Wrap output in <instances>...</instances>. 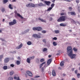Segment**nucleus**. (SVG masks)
<instances>
[{
  "instance_id": "obj_50",
  "label": "nucleus",
  "mask_w": 80,
  "mask_h": 80,
  "mask_svg": "<svg viewBox=\"0 0 80 80\" xmlns=\"http://www.w3.org/2000/svg\"><path fill=\"white\" fill-rule=\"evenodd\" d=\"M17 59L18 60H20V59H21V58H20V57H18L17 58Z\"/></svg>"
},
{
  "instance_id": "obj_23",
  "label": "nucleus",
  "mask_w": 80,
  "mask_h": 80,
  "mask_svg": "<svg viewBox=\"0 0 80 80\" xmlns=\"http://www.w3.org/2000/svg\"><path fill=\"white\" fill-rule=\"evenodd\" d=\"M13 73H14V72L13 71H11L10 73V75H12Z\"/></svg>"
},
{
  "instance_id": "obj_18",
  "label": "nucleus",
  "mask_w": 80,
  "mask_h": 80,
  "mask_svg": "<svg viewBox=\"0 0 80 80\" xmlns=\"http://www.w3.org/2000/svg\"><path fill=\"white\" fill-rule=\"evenodd\" d=\"M46 63V62H42L41 64L40 65V68H42V66L43 65H44V64H45Z\"/></svg>"
},
{
  "instance_id": "obj_39",
  "label": "nucleus",
  "mask_w": 80,
  "mask_h": 80,
  "mask_svg": "<svg viewBox=\"0 0 80 80\" xmlns=\"http://www.w3.org/2000/svg\"><path fill=\"white\" fill-rule=\"evenodd\" d=\"M46 40L47 39H44L42 40V41L43 42H44L45 43H46V42H47V41H46Z\"/></svg>"
},
{
  "instance_id": "obj_61",
  "label": "nucleus",
  "mask_w": 80,
  "mask_h": 80,
  "mask_svg": "<svg viewBox=\"0 0 80 80\" xmlns=\"http://www.w3.org/2000/svg\"><path fill=\"white\" fill-rule=\"evenodd\" d=\"M58 70H61L62 69V68H60V67H59L58 68Z\"/></svg>"
},
{
  "instance_id": "obj_63",
  "label": "nucleus",
  "mask_w": 80,
  "mask_h": 80,
  "mask_svg": "<svg viewBox=\"0 0 80 80\" xmlns=\"http://www.w3.org/2000/svg\"><path fill=\"white\" fill-rule=\"evenodd\" d=\"M56 55H60V53H57V54H56Z\"/></svg>"
},
{
  "instance_id": "obj_56",
  "label": "nucleus",
  "mask_w": 80,
  "mask_h": 80,
  "mask_svg": "<svg viewBox=\"0 0 80 80\" xmlns=\"http://www.w3.org/2000/svg\"><path fill=\"white\" fill-rule=\"evenodd\" d=\"M71 80H76V79L74 78H72V79Z\"/></svg>"
},
{
  "instance_id": "obj_22",
  "label": "nucleus",
  "mask_w": 80,
  "mask_h": 80,
  "mask_svg": "<svg viewBox=\"0 0 80 80\" xmlns=\"http://www.w3.org/2000/svg\"><path fill=\"white\" fill-rule=\"evenodd\" d=\"M27 62L28 63H30V58H27Z\"/></svg>"
},
{
  "instance_id": "obj_34",
  "label": "nucleus",
  "mask_w": 80,
  "mask_h": 80,
  "mask_svg": "<svg viewBox=\"0 0 80 80\" xmlns=\"http://www.w3.org/2000/svg\"><path fill=\"white\" fill-rule=\"evenodd\" d=\"M17 64L18 65L20 64V62L19 61H17Z\"/></svg>"
},
{
  "instance_id": "obj_25",
  "label": "nucleus",
  "mask_w": 80,
  "mask_h": 80,
  "mask_svg": "<svg viewBox=\"0 0 80 80\" xmlns=\"http://www.w3.org/2000/svg\"><path fill=\"white\" fill-rule=\"evenodd\" d=\"M27 44L28 45H32V42L30 41H28L27 43Z\"/></svg>"
},
{
  "instance_id": "obj_29",
  "label": "nucleus",
  "mask_w": 80,
  "mask_h": 80,
  "mask_svg": "<svg viewBox=\"0 0 80 80\" xmlns=\"http://www.w3.org/2000/svg\"><path fill=\"white\" fill-rule=\"evenodd\" d=\"M5 11V9L4 8H2L1 9V12L3 13Z\"/></svg>"
},
{
  "instance_id": "obj_32",
  "label": "nucleus",
  "mask_w": 80,
  "mask_h": 80,
  "mask_svg": "<svg viewBox=\"0 0 80 80\" xmlns=\"http://www.w3.org/2000/svg\"><path fill=\"white\" fill-rule=\"evenodd\" d=\"M54 6H55V4L54 3H52L51 5V8H53Z\"/></svg>"
},
{
  "instance_id": "obj_45",
  "label": "nucleus",
  "mask_w": 80,
  "mask_h": 80,
  "mask_svg": "<svg viewBox=\"0 0 80 80\" xmlns=\"http://www.w3.org/2000/svg\"><path fill=\"white\" fill-rule=\"evenodd\" d=\"M53 40H57V37H55L53 38Z\"/></svg>"
},
{
  "instance_id": "obj_14",
  "label": "nucleus",
  "mask_w": 80,
  "mask_h": 80,
  "mask_svg": "<svg viewBox=\"0 0 80 80\" xmlns=\"http://www.w3.org/2000/svg\"><path fill=\"white\" fill-rule=\"evenodd\" d=\"M70 13L71 15H76V13L74 11H72L70 12Z\"/></svg>"
},
{
  "instance_id": "obj_51",
  "label": "nucleus",
  "mask_w": 80,
  "mask_h": 80,
  "mask_svg": "<svg viewBox=\"0 0 80 80\" xmlns=\"http://www.w3.org/2000/svg\"><path fill=\"white\" fill-rule=\"evenodd\" d=\"M64 1H66V2H71V1H69L68 0H63Z\"/></svg>"
},
{
  "instance_id": "obj_60",
  "label": "nucleus",
  "mask_w": 80,
  "mask_h": 80,
  "mask_svg": "<svg viewBox=\"0 0 80 80\" xmlns=\"http://www.w3.org/2000/svg\"><path fill=\"white\" fill-rule=\"evenodd\" d=\"M63 77H65V76H66V74L65 73L63 74Z\"/></svg>"
},
{
  "instance_id": "obj_64",
  "label": "nucleus",
  "mask_w": 80,
  "mask_h": 80,
  "mask_svg": "<svg viewBox=\"0 0 80 80\" xmlns=\"http://www.w3.org/2000/svg\"><path fill=\"white\" fill-rule=\"evenodd\" d=\"M5 19H3V20H2V22H5Z\"/></svg>"
},
{
  "instance_id": "obj_38",
  "label": "nucleus",
  "mask_w": 80,
  "mask_h": 80,
  "mask_svg": "<svg viewBox=\"0 0 80 80\" xmlns=\"http://www.w3.org/2000/svg\"><path fill=\"white\" fill-rule=\"evenodd\" d=\"M8 0H3V2L4 3H6L7 2H8Z\"/></svg>"
},
{
  "instance_id": "obj_17",
  "label": "nucleus",
  "mask_w": 80,
  "mask_h": 80,
  "mask_svg": "<svg viewBox=\"0 0 80 80\" xmlns=\"http://www.w3.org/2000/svg\"><path fill=\"white\" fill-rule=\"evenodd\" d=\"M60 65L61 67H63L64 65V61H62L60 63Z\"/></svg>"
},
{
  "instance_id": "obj_30",
  "label": "nucleus",
  "mask_w": 80,
  "mask_h": 80,
  "mask_svg": "<svg viewBox=\"0 0 80 80\" xmlns=\"http://www.w3.org/2000/svg\"><path fill=\"white\" fill-rule=\"evenodd\" d=\"M7 66H4L3 67V69H4V70H7Z\"/></svg>"
},
{
  "instance_id": "obj_24",
  "label": "nucleus",
  "mask_w": 80,
  "mask_h": 80,
  "mask_svg": "<svg viewBox=\"0 0 80 80\" xmlns=\"http://www.w3.org/2000/svg\"><path fill=\"white\" fill-rule=\"evenodd\" d=\"M26 7H31V3H29L27 4L26 5Z\"/></svg>"
},
{
  "instance_id": "obj_57",
  "label": "nucleus",
  "mask_w": 80,
  "mask_h": 80,
  "mask_svg": "<svg viewBox=\"0 0 80 80\" xmlns=\"http://www.w3.org/2000/svg\"><path fill=\"white\" fill-rule=\"evenodd\" d=\"M0 40H2V41H4V40L2 38H0Z\"/></svg>"
},
{
  "instance_id": "obj_11",
  "label": "nucleus",
  "mask_w": 80,
  "mask_h": 80,
  "mask_svg": "<svg viewBox=\"0 0 80 80\" xmlns=\"http://www.w3.org/2000/svg\"><path fill=\"white\" fill-rule=\"evenodd\" d=\"M38 6V4H34L31 3V7H37Z\"/></svg>"
},
{
  "instance_id": "obj_9",
  "label": "nucleus",
  "mask_w": 80,
  "mask_h": 80,
  "mask_svg": "<svg viewBox=\"0 0 80 80\" xmlns=\"http://www.w3.org/2000/svg\"><path fill=\"white\" fill-rule=\"evenodd\" d=\"M70 57L71 59H73L74 58H75L76 57V55L75 54H73V53L71 54V56H69Z\"/></svg>"
},
{
  "instance_id": "obj_26",
  "label": "nucleus",
  "mask_w": 80,
  "mask_h": 80,
  "mask_svg": "<svg viewBox=\"0 0 80 80\" xmlns=\"http://www.w3.org/2000/svg\"><path fill=\"white\" fill-rule=\"evenodd\" d=\"M54 32L55 33H58L60 32V31L58 30H56L54 31Z\"/></svg>"
},
{
  "instance_id": "obj_13",
  "label": "nucleus",
  "mask_w": 80,
  "mask_h": 80,
  "mask_svg": "<svg viewBox=\"0 0 80 80\" xmlns=\"http://www.w3.org/2000/svg\"><path fill=\"white\" fill-rule=\"evenodd\" d=\"M52 59H49L47 61V64L48 65H50V63H51V62H52Z\"/></svg>"
},
{
  "instance_id": "obj_21",
  "label": "nucleus",
  "mask_w": 80,
  "mask_h": 80,
  "mask_svg": "<svg viewBox=\"0 0 80 80\" xmlns=\"http://www.w3.org/2000/svg\"><path fill=\"white\" fill-rule=\"evenodd\" d=\"M60 15H61V16L63 15H67V14L65 12H62L60 13Z\"/></svg>"
},
{
  "instance_id": "obj_54",
  "label": "nucleus",
  "mask_w": 80,
  "mask_h": 80,
  "mask_svg": "<svg viewBox=\"0 0 80 80\" xmlns=\"http://www.w3.org/2000/svg\"><path fill=\"white\" fill-rule=\"evenodd\" d=\"M18 78H17V77H14V79H15V80H16V79H17Z\"/></svg>"
},
{
  "instance_id": "obj_53",
  "label": "nucleus",
  "mask_w": 80,
  "mask_h": 80,
  "mask_svg": "<svg viewBox=\"0 0 80 80\" xmlns=\"http://www.w3.org/2000/svg\"><path fill=\"white\" fill-rule=\"evenodd\" d=\"M38 77H40L39 76H36L35 77V78H38Z\"/></svg>"
},
{
  "instance_id": "obj_2",
  "label": "nucleus",
  "mask_w": 80,
  "mask_h": 80,
  "mask_svg": "<svg viewBox=\"0 0 80 80\" xmlns=\"http://www.w3.org/2000/svg\"><path fill=\"white\" fill-rule=\"evenodd\" d=\"M66 17V16H62L60 17L57 20L58 22H65L66 20L65 18Z\"/></svg>"
},
{
  "instance_id": "obj_7",
  "label": "nucleus",
  "mask_w": 80,
  "mask_h": 80,
  "mask_svg": "<svg viewBox=\"0 0 80 80\" xmlns=\"http://www.w3.org/2000/svg\"><path fill=\"white\" fill-rule=\"evenodd\" d=\"M26 73L27 75H28L29 76H30V77H32V76L33 75L32 74V72L30 71H27L26 72Z\"/></svg>"
},
{
  "instance_id": "obj_43",
  "label": "nucleus",
  "mask_w": 80,
  "mask_h": 80,
  "mask_svg": "<svg viewBox=\"0 0 80 80\" xmlns=\"http://www.w3.org/2000/svg\"><path fill=\"white\" fill-rule=\"evenodd\" d=\"M42 33H45L47 32V31H46L45 30H43L42 31Z\"/></svg>"
},
{
  "instance_id": "obj_16",
  "label": "nucleus",
  "mask_w": 80,
  "mask_h": 80,
  "mask_svg": "<svg viewBox=\"0 0 80 80\" xmlns=\"http://www.w3.org/2000/svg\"><path fill=\"white\" fill-rule=\"evenodd\" d=\"M39 20H40L41 22H44L45 23H46V21L42 19H41V18H38Z\"/></svg>"
},
{
  "instance_id": "obj_5",
  "label": "nucleus",
  "mask_w": 80,
  "mask_h": 80,
  "mask_svg": "<svg viewBox=\"0 0 80 80\" xmlns=\"http://www.w3.org/2000/svg\"><path fill=\"white\" fill-rule=\"evenodd\" d=\"M14 13H15V15H17V16H18V17H20V18H21L22 19H23V17H22V16L21 15H20V14H19L17 13V11H15L14 12Z\"/></svg>"
},
{
  "instance_id": "obj_42",
  "label": "nucleus",
  "mask_w": 80,
  "mask_h": 80,
  "mask_svg": "<svg viewBox=\"0 0 80 80\" xmlns=\"http://www.w3.org/2000/svg\"><path fill=\"white\" fill-rule=\"evenodd\" d=\"M68 9H69V10H70V11H72V9H73V8H72V7H69Z\"/></svg>"
},
{
  "instance_id": "obj_44",
  "label": "nucleus",
  "mask_w": 80,
  "mask_h": 80,
  "mask_svg": "<svg viewBox=\"0 0 80 80\" xmlns=\"http://www.w3.org/2000/svg\"><path fill=\"white\" fill-rule=\"evenodd\" d=\"M77 76L78 78H80V73L77 74Z\"/></svg>"
},
{
  "instance_id": "obj_6",
  "label": "nucleus",
  "mask_w": 80,
  "mask_h": 80,
  "mask_svg": "<svg viewBox=\"0 0 80 80\" xmlns=\"http://www.w3.org/2000/svg\"><path fill=\"white\" fill-rule=\"evenodd\" d=\"M32 37L34 38H41L40 35L37 34H33L32 35Z\"/></svg>"
},
{
  "instance_id": "obj_49",
  "label": "nucleus",
  "mask_w": 80,
  "mask_h": 80,
  "mask_svg": "<svg viewBox=\"0 0 80 80\" xmlns=\"http://www.w3.org/2000/svg\"><path fill=\"white\" fill-rule=\"evenodd\" d=\"M76 2L77 3H79V2H80V1H79V0H76Z\"/></svg>"
},
{
  "instance_id": "obj_1",
  "label": "nucleus",
  "mask_w": 80,
  "mask_h": 80,
  "mask_svg": "<svg viewBox=\"0 0 80 80\" xmlns=\"http://www.w3.org/2000/svg\"><path fill=\"white\" fill-rule=\"evenodd\" d=\"M67 52L68 53V56H71V55L73 53V49L71 46H68L67 47Z\"/></svg>"
},
{
  "instance_id": "obj_20",
  "label": "nucleus",
  "mask_w": 80,
  "mask_h": 80,
  "mask_svg": "<svg viewBox=\"0 0 80 80\" xmlns=\"http://www.w3.org/2000/svg\"><path fill=\"white\" fill-rule=\"evenodd\" d=\"M60 25L61 27H65V26H66L67 25H66V24H64L63 23H61L60 24Z\"/></svg>"
},
{
  "instance_id": "obj_47",
  "label": "nucleus",
  "mask_w": 80,
  "mask_h": 80,
  "mask_svg": "<svg viewBox=\"0 0 80 80\" xmlns=\"http://www.w3.org/2000/svg\"><path fill=\"white\" fill-rule=\"evenodd\" d=\"M75 73H76V74H77L78 73V71L77 70H75Z\"/></svg>"
},
{
  "instance_id": "obj_33",
  "label": "nucleus",
  "mask_w": 80,
  "mask_h": 80,
  "mask_svg": "<svg viewBox=\"0 0 80 80\" xmlns=\"http://www.w3.org/2000/svg\"><path fill=\"white\" fill-rule=\"evenodd\" d=\"M9 8H10V9H13V8L12 7V4H9Z\"/></svg>"
},
{
  "instance_id": "obj_36",
  "label": "nucleus",
  "mask_w": 80,
  "mask_h": 80,
  "mask_svg": "<svg viewBox=\"0 0 80 80\" xmlns=\"http://www.w3.org/2000/svg\"><path fill=\"white\" fill-rule=\"evenodd\" d=\"M52 9V8L49 7L47 11H50Z\"/></svg>"
},
{
  "instance_id": "obj_48",
  "label": "nucleus",
  "mask_w": 80,
  "mask_h": 80,
  "mask_svg": "<svg viewBox=\"0 0 80 80\" xmlns=\"http://www.w3.org/2000/svg\"><path fill=\"white\" fill-rule=\"evenodd\" d=\"M52 20H53V18H49L50 21H52Z\"/></svg>"
},
{
  "instance_id": "obj_28",
  "label": "nucleus",
  "mask_w": 80,
  "mask_h": 80,
  "mask_svg": "<svg viewBox=\"0 0 80 80\" xmlns=\"http://www.w3.org/2000/svg\"><path fill=\"white\" fill-rule=\"evenodd\" d=\"M13 77H11L8 78V80H13Z\"/></svg>"
},
{
  "instance_id": "obj_10",
  "label": "nucleus",
  "mask_w": 80,
  "mask_h": 80,
  "mask_svg": "<svg viewBox=\"0 0 80 80\" xmlns=\"http://www.w3.org/2000/svg\"><path fill=\"white\" fill-rule=\"evenodd\" d=\"M10 61V58H6L4 60V62L5 63H8Z\"/></svg>"
},
{
  "instance_id": "obj_19",
  "label": "nucleus",
  "mask_w": 80,
  "mask_h": 80,
  "mask_svg": "<svg viewBox=\"0 0 80 80\" xmlns=\"http://www.w3.org/2000/svg\"><path fill=\"white\" fill-rule=\"evenodd\" d=\"M38 6H39V7H42V6H44V4L41 2L38 4Z\"/></svg>"
},
{
  "instance_id": "obj_4",
  "label": "nucleus",
  "mask_w": 80,
  "mask_h": 80,
  "mask_svg": "<svg viewBox=\"0 0 80 80\" xmlns=\"http://www.w3.org/2000/svg\"><path fill=\"white\" fill-rule=\"evenodd\" d=\"M32 29L34 31L37 30V31H41V30H42V27H38L36 28L33 27L32 28Z\"/></svg>"
},
{
  "instance_id": "obj_8",
  "label": "nucleus",
  "mask_w": 80,
  "mask_h": 80,
  "mask_svg": "<svg viewBox=\"0 0 80 80\" xmlns=\"http://www.w3.org/2000/svg\"><path fill=\"white\" fill-rule=\"evenodd\" d=\"M22 47H23V44H22V43H21L18 46L16 47V49H17L18 50V49H20V48H22Z\"/></svg>"
},
{
  "instance_id": "obj_12",
  "label": "nucleus",
  "mask_w": 80,
  "mask_h": 80,
  "mask_svg": "<svg viewBox=\"0 0 80 80\" xmlns=\"http://www.w3.org/2000/svg\"><path fill=\"white\" fill-rule=\"evenodd\" d=\"M44 2L47 5H48V6H49V5H50L51 3L50 1H44Z\"/></svg>"
},
{
  "instance_id": "obj_55",
  "label": "nucleus",
  "mask_w": 80,
  "mask_h": 80,
  "mask_svg": "<svg viewBox=\"0 0 80 80\" xmlns=\"http://www.w3.org/2000/svg\"><path fill=\"white\" fill-rule=\"evenodd\" d=\"M36 60L37 61H38V63H39V59L37 58L36 59Z\"/></svg>"
},
{
  "instance_id": "obj_41",
  "label": "nucleus",
  "mask_w": 80,
  "mask_h": 80,
  "mask_svg": "<svg viewBox=\"0 0 80 80\" xmlns=\"http://www.w3.org/2000/svg\"><path fill=\"white\" fill-rule=\"evenodd\" d=\"M73 50L74 52H77V49L76 48H73Z\"/></svg>"
},
{
  "instance_id": "obj_46",
  "label": "nucleus",
  "mask_w": 80,
  "mask_h": 80,
  "mask_svg": "<svg viewBox=\"0 0 80 80\" xmlns=\"http://www.w3.org/2000/svg\"><path fill=\"white\" fill-rule=\"evenodd\" d=\"M10 67H14V64H12L10 65Z\"/></svg>"
},
{
  "instance_id": "obj_35",
  "label": "nucleus",
  "mask_w": 80,
  "mask_h": 80,
  "mask_svg": "<svg viewBox=\"0 0 80 80\" xmlns=\"http://www.w3.org/2000/svg\"><path fill=\"white\" fill-rule=\"evenodd\" d=\"M53 44L54 46H56V45H57V43H56V42H53Z\"/></svg>"
},
{
  "instance_id": "obj_37",
  "label": "nucleus",
  "mask_w": 80,
  "mask_h": 80,
  "mask_svg": "<svg viewBox=\"0 0 80 80\" xmlns=\"http://www.w3.org/2000/svg\"><path fill=\"white\" fill-rule=\"evenodd\" d=\"M30 60H32L35 58V56H32L29 57Z\"/></svg>"
},
{
  "instance_id": "obj_52",
  "label": "nucleus",
  "mask_w": 80,
  "mask_h": 80,
  "mask_svg": "<svg viewBox=\"0 0 80 80\" xmlns=\"http://www.w3.org/2000/svg\"><path fill=\"white\" fill-rule=\"evenodd\" d=\"M16 80H20V78L19 77H18Z\"/></svg>"
},
{
  "instance_id": "obj_31",
  "label": "nucleus",
  "mask_w": 80,
  "mask_h": 80,
  "mask_svg": "<svg viewBox=\"0 0 80 80\" xmlns=\"http://www.w3.org/2000/svg\"><path fill=\"white\" fill-rule=\"evenodd\" d=\"M45 61V59L43 58L41 59L40 60V62H43Z\"/></svg>"
},
{
  "instance_id": "obj_40",
  "label": "nucleus",
  "mask_w": 80,
  "mask_h": 80,
  "mask_svg": "<svg viewBox=\"0 0 80 80\" xmlns=\"http://www.w3.org/2000/svg\"><path fill=\"white\" fill-rule=\"evenodd\" d=\"M47 48H44V49H43V52H45L46 51H47Z\"/></svg>"
},
{
  "instance_id": "obj_59",
  "label": "nucleus",
  "mask_w": 80,
  "mask_h": 80,
  "mask_svg": "<svg viewBox=\"0 0 80 80\" xmlns=\"http://www.w3.org/2000/svg\"><path fill=\"white\" fill-rule=\"evenodd\" d=\"M55 0H53L52 2V3H55Z\"/></svg>"
},
{
  "instance_id": "obj_62",
  "label": "nucleus",
  "mask_w": 80,
  "mask_h": 80,
  "mask_svg": "<svg viewBox=\"0 0 80 80\" xmlns=\"http://www.w3.org/2000/svg\"><path fill=\"white\" fill-rule=\"evenodd\" d=\"M51 57H52V56H51V55H49L48 56V57H49V58H50Z\"/></svg>"
},
{
  "instance_id": "obj_15",
  "label": "nucleus",
  "mask_w": 80,
  "mask_h": 80,
  "mask_svg": "<svg viewBox=\"0 0 80 80\" xmlns=\"http://www.w3.org/2000/svg\"><path fill=\"white\" fill-rule=\"evenodd\" d=\"M52 75L54 77L56 76V73L55 72V71L54 70H53L52 71Z\"/></svg>"
},
{
  "instance_id": "obj_58",
  "label": "nucleus",
  "mask_w": 80,
  "mask_h": 80,
  "mask_svg": "<svg viewBox=\"0 0 80 80\" xmlns=\"http://www.w3.org/2000/svg\"><path fill=\"white\" fill-rule=\"evenodd\" d=\"M43 70H44V68H41V70H42V71H43Z\"/></svg>"
},
{
  "instance_id": "obj_27",
  "label": "nucleus",
  "mask_w": 80,
  "mask_h": 80,
  "mask_svg": "<svg viewBox=\"0 0 80 80\" xmlns=\"http://www.w3.org/2000/svg\"><path fill=\"white\" fill-rule=\"evenodd\" d=\"M3 55H1L0 56V61H2V59L3 58Z\"/></svg>"
},
{
  "instance_id": "obj_3",
  "label": "nucleus",
  "mask_w": 80,
  "mask_h": 80,
  "mask_svg": "<svg viewBox=\"0 0 80 80\" xmlns=\"http://www.w3.org/2000/svg\"><path fill=\"white\" fill-rule=\"evenodd\" d=\"M16 23H17V20L13 19V21L9 22V25L12 26L14 25H15V24H16Z\"/></svg>"
}]
</instances>
